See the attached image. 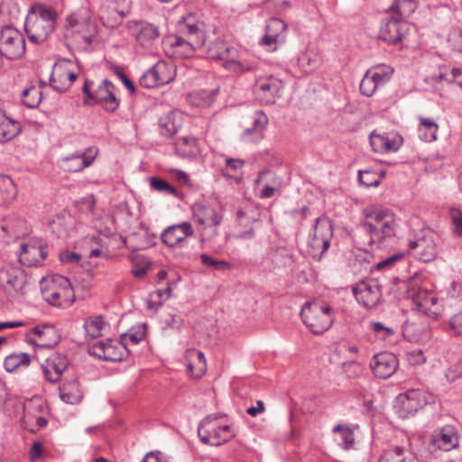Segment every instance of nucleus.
Listing matches in <instances>:
<instances>
[{
  "mask_svg": "<svg viewBox=\"0 0 462 462\" xmlns=\"http://www.w3.org/2000/svg\"><path fill=\"white\" fill-rule=\"evenodd\" d=\"M410 25L406 20L387 12V17L382 20L379 38L392 44L401 42L408 34Z\"/></svg>",
  "mask_w": 462,
  "mask_h": 462,
  "instance_id": "nucleus-13",
  "label": "nucleus"
},
{
  "mask_svg": "<svg viewBox=\"0 0 462 462\" xmlns=\"http://www.w3.org/2000/svg\"><path fill=\"white\" fill-rule=\"evenodd\" d=\"M353 293L356 300L366 309L375 307L381 298V286L377 281H362L353 287Z\"/></svg>",
  "mask_w": 462,
  "mask_h": 462,
  "instance_id": "nucleus-18",
  "label": "nucleus"
},
{
  "mask_svg": "<svg viewBox=\"0 0 462 462\" xmlns=\"http://www.w3.org/2000/svg\"><path fill=\"white\" fill-rule=\"evenodd\" d=\"M49 254L46 243L40 238H30L20 245L19 262L25 266L42 264Z\"/></svg>",
  "mask_w": 462,
  "mask_h": 462,
  "instance_id": "nucleus-15",
  "label": "nucleus"
},
{
  "mask_svg": "<svg viewBox=\"0 0 462 462\" xmlns=\"http://www.w3.org/2000/svg\"><path fill=\"white\" fill-rule=\"evenodd\" d=\"M333 432L337 435V440L342 448L347 449L354 444V432L348 426L337 424L334 427Z\"/></svg>",
  "mask_w": 462,
  "mask_h": 462,
  "instance_id": "nucleus-45",
  "label": "nucleus"
},
{
  "mask_svg": "<svg viewBox=\"0 0 462 462\" xmlns=\"http://www.w3.org/2000/svg\"><path fill=\"white\" fill-rule=\"evenodd\" d=\"M94 157L83 152H75L61 160V168L69 172H79L92 164Z\"/></svg>",
  "mask_w": 462,
  "mask_h": 462,
  "instance_id": "nucleus-32",
  "label": "nucleus"
},
{
  "mask_svg": "<svg viewBox=\"0 0 462 462\" xmlns=\"http://www.w3.org/2000/svg\"><path fill=\"white\" fill-rule=\"evenodd\" d=\"M66 36L79 48L88 50L93 41L94 32L88 20L79 19L78 14H72L67 17Z\"/></svg>",
  "mask_w": 462,
  "mask_h": 462,
  "instance_id": "nucleus-11",
  "label": "nucleus"
},
{
  "mask_svg": "<svg viewBox=\"0 0 462 462\" xmlns=\"http://www.w3.org/2000/svg\"><path fill=\"white\" fill-rule=\"evenodd\" d=\"M192 211L195 221L204 228L217 226L221 223L222 217L210 206L196 203Z\"/></svg>",
  "mask_w": 462,
  "mask_h": 462,
  "instance_id": "nucleus-28",
  "label": "nucleus"
},
{
  "mask_svg": "<svg viewBox=\"0 0 462 462\" xmlns=\"http://www.w3.org/2000/svg\"><path fill=\"white\" fill-rule=\"evenodd\" d=\"M150 186L157 191L163 192L166 194L173 195L175 197L178 196V191L175 187L171 185L167 180L157 178L151 177L150 178Z\"/></svg>",
  "mask_w": 462,
  "mask_h": 462,
  "instance_id": "nucleus-56",
  "label": "nucleus"
},
{
  "mask_svg": "<svg viewBox=\"0 0 462 462\" xmlns=\"http://www.w3.org/2000/svg\"><path fill=\"white\" fill-rule=\"evenodd\" d=\"M446 377L450 382H454L462 377V358L448 368Z\"/></svg>",
  "mask_w": 462,
  "mask_h": 462,
  "instance_id": "nucleus-58",
  "label": "nucleus"
},
{
  "mask_svg": "<svg viewBox=\"0 0 462 462\" xmlns=\"http://www.w3.org/2000/svg\"><path fill=\"white\" fill-rule=\"evenodd\" d=\"M131 32L139 45L151 47L159 38V27L146 21H137L130 26Z\"/></svg>",
  "mask_w": 462,
  "mask_h": 462,
  "instance_id": "nucleus-22",
  "label": "nucleus"
},
{
  "mask_svg": "<svg viewBox=\"0 0 462 462\" xmlns=\"http://www.w3.org/2000/svg\"><path fill=\"white\" fill-rule=\"evenodd\" d=\"M450 217L454 226V234L457 236H462V211L458 209H452Z\"/></svg>",
  "mask_w": 462,
  "mask_h": 462,
  "instance_id": "nucleus-60",
  "label": "nucleus"
},
{
  "mask_svg": "<svg viewBox=\"0 0 462 462\" xmlns=\"http://www.w3.org/2000/svg\"><path fill=\"white\" fill-rule=\"evenodd\" d=\"M408 297L412 301V310L431 319H438L442 314V304L437 295L430 291L417 288L411 283L407 290Z\"/></svg>",
  "mask_w": 462,
  "mask_h": 462,
  "instance_id": "nucleus-7",
  "label": "nucleus"
},
{
  "mask_svg": "<svg viewBox=\"0 0 462 462\" xmlns=\"http://www.w3.org/2000/svg\"><path fill=\"white\" fill-rule=\"evenodd\" d=\"M271 261L277 268L289 266L294 261L292 250L285 246L276 247L271 254Z\"/></svg>",
  "mask_w": 462,
  "mask_h": 462,
  "instance_id": "nucleus-41",
  "label": "nucleus"
},
{
  "mask_svg": "<svg viewBox=\"0 0 462 462\" xmlns=\"http://www.w3.org/2000/svg\"><path fill=\"white\" fill-rule=\"evenodd\" d=\"M59 390L60 399L66 403L77 404L82 400L83 394L76 380L62 383Z\"/></svg>",
  "mask_w": 462,
  "mask_h": 462,
  "instance_id": "nucleus-34",
  "label": "nucleus"
},
{
  "mask_svg": "<svg viewBox=\"0 0 462 462\" xmlns=\"http://www.w3.org/2000/svg\"><path fill=\"white\" fill-rule=\"evenodd\" d=\"M32 333L39 337V340L33 342V344L41 348H52L60 338L57 329L52 325L35 327L32 328Z\"/></svg>",
  "mask_w": 462,
  "mask_h": 462,
  "instance_id": "nucleus-30",
  "label": "nucleus"
},
{
  "mask_svg": "<svg viewBox=\"0 0 462 462\" xmlns=\"http://www.w3.org/2000/svg\"><path fill=\"white\" fill-rule=\"evenodd\" d=\"M398 402L400 415L407 417L434 402V396L424 389H410L398 396Z\"/></svg>",
  "mask_w": 462,
  "mask_h": 462,
  "instance_id": "nucleus-12",
  "label": "nucleus"
},
{
  "mask_svg": "<svg viewBox=\"0 0 462 462\" xmlns=\"http://www.w3.org/2000/svg\"><path fill=\"white\" fill-rule=\"evenodd\" d=\"M174 77L172 66L164 60H160L140 77L139 84L143 88H152L171 82Z\"/></svg>",
  "mask_w": 462,
  "mask_h": 462,
  "instance_id": "nucleus-14",
  "label": "nucleus"
},
{
  "mask_svg": "<svg viewBox=\"0 0 462 462\" xmlns=\"http://www.w3.org/2000/svg\"><path fill=\"white\" fill-rule=\"evenodd\" d=\"M449 326L456 335L462 336V310L450 319Z\"/></svg>",
  "mask_w": 462,
  "mask_h": 462,
  "instance_id": "nucleus-63",
  "label": "nucleus"
},
{
  "mask_svg": "<svg viewBox=\"0 0 462 462\" xmlns=\"http://www.w3.org/2000/svg\"><path fill=\"white\" fill-rule=\"evenodd\" d=\"M1 230L10 239H16L27 234L28 226L26 221L21 217H7L4 219Z\"/></svg>",
  "mask_w": 462,
  "mask_h": 462,
  "instance_id": "nucleus-33",
  "label": "nucleus"
},
{
  "mask_svg": "<svg viewBox=\"0 0 462 462\" xmlns=\"http://www.w3.org/2000/svg\"><path fill=\"white\" fill-rule=\"evenodd\" d=\"M436 442L438 443L439 448L446 451L450 450L451 448L457 447L458 444L457 437L450 430H443L440 432Z\"/></svg>",
  "mask_w": 462,
  "mask_h": 462,
  "instance_id": "nucleus-52",
  "label": "nucleus"
},
{
  "mask_svg": "<svg viewBox=\"0 0 462 462\" xmlns=\"http://www.w3.org/2000/svg\"><path fill=\"white\" fill-rule=\"evenodd\" d=\"M57 19V13L51 7L38 6L32 11L25 20L24 30L30 42L40 44L52 33Z\"/></svg>",
  "mask_w": 462,
  "mask_h": 462,
  "instance_id": "nucleus-2",
  "label": "nucleus"
},
{
  "mask_svg": "<svg viewBox=\"0 0 462 462\" xmlns=\"http://www.w3.org/2000/svg\"><path fill=\"white\" fill-rule=\"evenodd\" d=\"M268 125V117L261 111H255L253 115V124L254 137L253 140H261L263 136V131Z\"/></svg>",
  "mask_w": 462,
  "mask_h": 462,
  "instance_id": "nucleus-48",
  "label": "nucleus"
},
{
  "mask_svg": "<svg viewBox=\"0 0 462 462\" xmlns=\"http://www.w3.org/2000/svg\"><path fill=\"white\" fill-rule=\"evenodd\" d=\"M69 365L67 357L59 353L50 356L42 365V372L47 381L55 383L60 380Z\"/></svg>",
  "mask_w": 462,
  "mask_h": 462,
  "instance_id": "nucleus-24",
  "label": "nucleus"
},
{
  "mask_svg": "<svg viewBox=\"0 0 462 462\" xmlns=\"http://www.w3.org/2000/svg\"><path fill=\"white\" fill-rule=\"evenodd\" d=\"M88 353L102 360L116 362L125 359L128 349L122 341L106 339L90 345L88 346Z\"/></svg>",
  "mask_w": 462,
  "mask_h": 462,
  "instance_id": "nucleus-16",
  "label": "nucleus"
},
{
  "mask_svg": "<svg viewBox=\"0 0 462 462\" xmlns=\"http://www.w3.org/2000/svg\"><path fill=\"white\" fill-rule=\"evenodd\" d=\"M146 335V325L144 323L137 324L129 328V330L121 335V341L127 346L128 344L137 345L143 340Z\"/></svg>",
  "mask_w": 462,
  "mask_h": 462,
  "instance_id": "nucleus-44",
  "label": "nucleus"
},
{
  "mask_svg": "<svg viewBox=\"0 0 462 462\" xmlns=\"http://www.w3.org/2000/svg\"><path fill=\"white\" fill-rule=\"evenodd\" d=\"M112 70L114 73L121 79L125 88L131 92L134 93L135 88L133 82L127 78V76L124 73L121 68L117 66H113Z\"/></svg>",
  "mask_w": 462,
  "mask_h": 462,
  "instance_id": "nucleus-62",
  "label": "nucleus"
},
{
  "mask_svg": "<svg viewBox=\"0 0 462 462\" xmlns=\"http://www.w3.org/2000/svg\"><path fill=\"white\" fill-rule=\"evenodd\" d=\"M94 83L88 79L85 80L82 88L84 93V104L88 106H101L106 111L113 113L120 105V99L116 96V86L105 79L96 88Z\"/></svg>",
  "mask_w": 462,
  "mask_h": 462,
  "instance_id": "nucleus-4",
  "label": "nucleus"
},
{
  "mask_svg": "<svg viewBox=\"0 0 462 462\" xmlns=\"http://www.w3.org/2000/svg\"><path fill=\"white\" fill-rule=\"evenodd\" d=\"M332 237V222L327 217H318L309 239V246L311 248L314 257H319V259L322 257L329 248Z\"/></svg>",
  "mask_w": 462,
  "mask_h": 462,
  "instance_id": "nucleus-10",
  "label": "nucleus"
},
{
  "mask_svg": "<svg viewBox=\"0 0 462 462\" xmlns=\"http://www.w3.org/2000/svg\"><path fill=\"white\" fill-rule=\"evenodd\" d=\"M198 434L201 442L211 446H220L236 435L230 425L220 424L214 415H208L200 421Z\"/></svg>",
  "mask_w": 462,
  "mask_h": 462,
  "instance_id": "nucleus-8",
  "label": "nucleus"
},
{
  "mask_svg": "<svg viewBox=\"0 0 462 462\" xmlns=\"http://www.w3.org/2000/svg\"><path fill=\"white\" fill-rule=\"evenodd\" d=\"M21 121L14 119L5 110L0 108V143L14 140L23 131Z\"/></svg>",
  "mask_w": 462,
  "mask_h": 462,
  "instance_id": "nucleus-26",
  "label": "nucleus"
},
{
  "mask_svg": "<svg viewBox=\"0 0 462 462\" xmlns=\"http://www.w3.org/2000/svg\"><path fill=\"white\" fill-rule=\"evenodd\" d=\"M194 235V229L189 222L184 221L166 227L162 235V242L169 247L180 245L188 237Z\"/></svg>",
  "mask_w": 462,
  "mask_h": 462,
  "instance_id": "nucleus-21",
  "label": "nucleus"
},
{
  "mask_svg": "<svg viewBox=\"0 0 462 462\" xmlns=\"http://www.w3.org/2000/svg\"><path fill=\"white\" fill-rule=\"evenodd\" d=\"M207 55L210 60H220L223 67L233 72L250 71L253 68L239 60L238 51L222 40H215L207 46Z\"/></svg>",
  "mask_w": 462,
  "mask_h": 462,
  "instance_id": "nucleus-6",
  "label": "nucleus"
},
{
  "mask_svg": "<svg viewBox=\"0 0 462 462\" xmlns=\"http://www.w3.org/2000/svg\"><path fill=\"white\" fill-rule=\"evenodd\" d=\"M187 358L189 360H197L196 365L189 361L187 364V369L191 376L199 378L206 370V359L204 354L201 351L196 349H189L187 351Z\"/></svg>",
  "mask_w": 462,
  "mask_h": 462,
  "instance_id": "nucleus-37",
  "label": "nucleus"
},
{
  "mask_svg": "<svg viewBox=\"0 0 462 462\" xmlns=\"http://www.w3.org/2000/svg\"><path fill=\"white\" fill-rule=\"evenodd\" d=\"M180 31L185 34L186 38L194 36L196 33H199L202 30L196 23H180Z\"/></svg>",
  "mask_w": 462,
  "mask_h": 462,
  "instance_id": "nucleus-64",
  "label": "nucleus"
},
{
  "mask_svg": "<svg viewBox=\"0 0 462 462\" xmlns=\"http://www.w3.org/2000/svg\"><path fill=\"white\" fill-rule=\"evenodd\" d=\"M265 34L260 43L264 46H273L283 42L286 38L287 24L280 18H271L265 25Z\"/></svg>",
  "mask_w": 462,
  "mask_h": 462,
  "instance_id": "nucleus-27",
  "label": "nucleus"
},
{
  "mask_svg": "<svg viewBox=\"0 0 462 462\" xmlns=\"http://www.w3.org/2000/svg\"><path fill=\"white\" fill-rule=\"evenodd\" d=\"M175 152L178 156L187 159H194L201 152L198 140L192 136L179 138L175 142Z\"/></svg>",
  "mask_w": 462,
  "mask_h": 462,
  "instance_id": "nucleus-31",
  "label": "nucleus"
},
{
  "mask_svg": "<svg viewBox=\"0 0 462 462\" xmlns=\"http://www.w3.org/2000/svg\"><path fill=\"white\" fill-rule=\"evenodd\" d=\"M94 226L99 234L106 237H109L116 233L115 220L109 216L97 218Z\"/></svg>",
  "mask_w": 462,
  "mask_h": 462,
  "instance_id": "nucleus-49",
  "label": "nucleus"
},
{
  "mask_svg": "<svg viewBox=\"0 0 462 462\" xmlns=\"http://www.w3.org/2000/svg\"><path fill=\"white\" fill-rule=\"evenodd\" d=\"M408 362L411 365H420L426 362V357L421 349H413L408 352Z\"/></svg>",
  "mask_w": 462,
  "mask_h": 462,
  "instance_id": "nucleus-61",
  "label": "nucleus"
},
{
  "mask_svg": "<svg viewBox=\"0 0 462 462\" xmlns=\"http://www.w3.org/2000/svg\"><path fill=\"white\" fill-rule=\"evenodd\" d=\"M365 220L361 223L370 236V244L386 247L395 244L398 222L393 211L379 204H370L363 209Z\"/></svg>",
  "mask_w": 462,
  "mask_h": 462,
  "instance_id": "nucleus-1",
  "label": "nucleus"
},
{
  "mask_svg": "<svg viewBox=\"0 0 462 462\" xmlns=\"http://www.w3.org/2000/svg\"><path fill=\"white\" fill-rule=\"evenodd\" d=\"M159 131L164 137H171L177 133V126L172 113H168L159 119Z\"/></svg>",
  "mask_w": 462,
  "mask_h": 462,
  "instance_id": "nucleus-50",
  "label": "nucleus"
},
{
  "mask_svg": "<svg viewBox=\"0 0 462 462\" xmlns=\"http://www.w3.org/2000/svg\"><path fill=\"white\" fill-rule=\"evenodd\" d=\"M282 88V81L279 79L273 76L261 77L254 83V92L262 103L272 105Z\"/></svg>",
  "mask_w": 462,
  "mask_h": 462,
  "instance_id": "nucleus-19",
  "label": "nucleus"
},
{
  "mask_svg": "<svg viewBox=\"0 0 462 462\" xmlns=\"http://www.w3.org/2000/svg\"><path fill=\"white\" fill-rule=\"evenodd\" d=\"M200 260L205 266L211 267L214 270L228 271L232 269V264L229 262L215 259L207 254H202Z\"/></svg>",
  "mask_w": 462,
  "mask_h": 462,
  "instance_id": "nucleus-54",
  "label": "nucleus"
},
{
  "mask_svg": "<svg viewBox=\"0 0 462 462\" xmlns=\"http://www.w3.org/2000/svg\"><path fill=\"white\" fill-rule=\"evenodd\" d=\"M393 70L387 66H378L366 71L360 82V92L365 97H372L375 90L390 80Z\"/></svg>",
  "mask_w": 462,
  "mask_h": 462,
  "instance_id": "nucleus-17",
  "label": "nucleus"
},
{
  "mask_svg": "<svg viewBox=\"0 0 462 462\" xmlns=\"http://www.w3.org/2000/svg\"><path fill=\"white\" fill-rule=\"evenodd\" d=\"M16 195V189L11 178L0 175V206L10 203Z\"/></svg>",
  "mask_w": 462,
  "mask_h": 462,
  "instance_id": "nucleus-43",
  "label": "nucleus"
},
{
  "mask_svg": "<svg viewBox=\"0 0 462 462\" xmlns=\"http://www.w3.org/2000/svg\"><path fill=\"white\" fill-rule=\"evenodd\" d=\"M420 127L418 129L419 138L426 143H431L437 140L439 125L431 118L420 116Z\"/></svg>",
  "mask_w": 462,
  "mask_h": 462,
  "instance_id": "nucleus-38",
  "label": "nucleus"
},
{
  "mask_svg": "<svg viewBox=\"0 0 462 462\" xmlns=\"http://www.w3.org/2000/svg\"><path fill=\"white\" fill-rule=\"evenodd\" d=\"M0 51L4 58L18 60L25 53V39L23 33L13 26H5L0 32Z\"/></svg>",
  "mask_w": 462,
  "mask_h": 462,
  "instance_id": "nucleus-9",
  "label": "nucleus"
},
{
  "mask_svg": "<svg viewBox=\"0 0 462 462\" xmlns=\"http://www.w3.org/2000/svg\"><path fill=\"white\" fill-rule=\"evenodd\" d=\"M397 356L391 352H382L371 360L370 366L374 374L381 379L392 376L398 367Z\"/></svg>",
  "mask_w": 462,
  "mask_h": 462,
  "instance_id": "nucleus-20",
  "label": "nucleus"
},
{
  "mask_svg": "<svg viewBox=\"0 0 462 462\" xmlns=\"http://www.w3.org/2000/svg\"><path fill=\"white\" fill-rule=\"evenodd\" d=\"M41 92L35 87L27 88L23 90V103L29 108H35L40 104Z\"/></svg>",
  "mask_w": 462,
  "mask_h": 462,
  "instance_id": "nucleus-53",
  "label": "nucleus"
},
{
  "mask_svg": "<svg viewBox=\"0 0 462 462\" xmlns=\"http://www.w3.org/2000/svg\"><path fill=\"white\" fill-rule=\"evenodd\" d=\"M105 321L102 316L88 318L84 322V328L88 337L97 338L102 335Z\"/></svg>",
  "mask_w": 462,
  "mask_h": 462,
  "instance_id": "nucleus-46",
  "label": "nucleus"
},
{
  "mask_svg": "<svg viewBox=\"0 0 462 462\" xmlns=\"http://www.w3.org/2000/svg\"><path fill=\"white\" fill-rule=\"evenodd\" d=\"M448 42L454 51L462 53V29L452 28L448 32Z\"/></svg>",
  "mask_w": 462,
  "mask_h": 462,
  "instance_id": "nucleus-57",
  "label": "nucleus"
},
{
  "mask_svg": "<svg viewBox=\"0 0 462 462\" xmlns=\"http://www.w3.org/2000/svg\"><path fill=\"white\" fill-rule=\"evenodd\" d=\"M25 282V276L19 268L6 265L0 270V284L9 292L21 291Z\"/></svg>",
  "mask_w": 462,
  "mask_h": 462,
  "instance_id": "nucleus-25",
  "label": "nucleus"
},
{
  "mask_svg": "<svg viewBox=\"0 0 462 462\" xmlns=\"http://www.w3.org/2000/svg\"><path fill=\"white\" fill-rule=\"evenodd\" d=\"M260 212L251 201H245L237 211V219L241 225H248L259 219Z\"/></svg>",
  "mask_w": 462,
  "mask_h": 462,
  "instance_id": "nucleus-39",
  "label": "nucleus"
},
{
  "mask_svg": "<svg viewBox=\"0 0 462 462\" xmlns=\"http://www.w3.org/2000/svg\"><path fill=\"white\" fill-rule=\"evenodd\" d=\"M403 454L404 448L402 447L396 446L384 450L379 462H405Z\"/></svg>",
  "mask_w": 462,
  "mask_h": 462,
  "instance_id": "nucleus-55",
  "label": "nucleus"
},
{
  "mask_svg": "<svg viewBox=\"0 0 462 462\" xmlns=\"http://www.w3.org/2000/svg\"><path fill=\"white\" fill-rule=\"evenodd\" d=\"M273 179V186H263L259 197L261 199H269L272 198L276 192H279L282 187L281 179L277 177L271 171H262L258 178L255 180L256 184H261L262 182L268 180V179Z\"/></svg>",
  "mask_w": 462,
  "mask_h": 462,
  "instance_id": "nucleus-36",
  "label": "nucleus"
},
{
  "mask_svg": "<svg viewBox=\"0 0 462 462\" xmlns=\"http://www.w3.org/2000/svg\"><path fill=\"white\" fill-rule=\"evenodd\" d=\"M199 42L198 41H189L188 38L185 40V42L183 43L180 48L176 51L177 53H179L180 56L183 57H189L193 51L196 49H199Z\"/></svg>",
  "mask_w": 462,
  "mask_h": 462,
  "instance_id": "nucleus-59",
  "label": "nucleus"
},
{
  "mask_svg": "<svg viewBox=\"0 0 462 462\" xmlns=\"http://www.w3.org/2000/svg\"><path fill=\"white\" fill-rule=\"evenodd\" d=\"M370 144L374 152L385 153L395 152L399 149L397 143L389 137L372 133L370 134Z\"/></svg>",
  "mask_w": 462,
  "mask_h": 462,
  "instance_id": "nucleus-35",
  "label": "nucleus"
},
{
  "mask_svg": "<svg viewBox=\"0 0 462 462\" xmlns=\"http://www.w3.org/2000/svg\"><path fill=\"white\" fill-rule=\"evenodd\" d=\"M384 177L383 171H374L372 170H360L358 171V180L359 182L365 187H377L382 179Z\"/></svg>",
  "mask_w": 462,
  "mask_h": 462,
  "instance_id": "nucleus-47",
  "label": "nucleus"
},
{
  "mask_svg": "<svg viewBox=\"0 0 462 462\" xmlns=\"http://www.w3.org/2000/svg\"><path fill=\"white\" fill-rule=\"evenodd\" d=\"M409 248L417 250L416 255L425 263L430 262L437 255V246L431 236L411 240Z\"/></svg>",
  "mask_w": 462,
  "mask_h": 462,
  "instance_id": "nucleus-29",
  "label": "nucleus"
},
{
  "mask_svg": "<svg viewBox=\"0 0 462 462\" xmlns=\"http://www.w3.org/2000/svg\"><path fill=\"white\" fill-rule=\"evenodd\" d=\"M322 63L321 52L315 45H308L298 55L297 65L305 74L313 73L321 67Z\"/></svg>",
  "mask_w": 462,
  "mask_h": 462,
  "instance_id": "nucleus-23",
  "label": "nucleus"
},
{
  "mask_svg": "<svg viewBox=\"0 0 462 462\" xmlns=\"http://www.w3.org/2000/svg\"><path fill=\"white\" fill-rule=\"evenodd\" d=\"M369 328L381 340H386L395 335V329L393 327L386 326L380 321H370Z\"/></svg>",
  "mask_w": 462,
  "mask_h": 462,
  "instance_id": "nucleus-51",
  "label": "nucleus"
},
{
  "mask_svg": "<svg viewBox=\"0 0 462 462\" xmlns=\"http://www.w3.org/2000/svg\"><path fill=\"white\" fill-rule=\"evenodd\" d=\"M416 8L417 5L414 0H394L388 12L405 20L406 17L414 13Z\"/></svg>",
  "mask_w": 462,
  "mask_h": 462,
  "instance_id": "nucleus-40",
  "label": "nucleus"
},
{
  "mask_svg": "<svg viewBox=\"0 0 462 462\" xmlns=\"http://www.w3.org/2000/svg\"><path fill=\"white\" fill-rule=\"evenodd\" d=\"M31 363V356L26 353H14L7 356L4 361L6 372H14L19 367H27Z\"/></svg>",
  "mask_w": 462,
  "mask_h": 462,
  "instance_id": "nucleus-42",
  "label": "nucleus"
},
{
  "mask_svg": "<svg viewBox=\"0 0 462 462\" xmlns=\"http://www.w3.org/2000/svg\"><path fill=\"white\" fill-rule=\"evenodd\" d=\"M42 293L49 304L56 307L68 308L74 301V291L70 282L61 275L43 281Z\"/></svg>",
  "mask_w": 462,
  "mask_h": 462,
  "instance_id": "nucleus-5",
  "label": "nucleus"
},
{
  "mask_svg": "<svg viewBox=\"0 0 462 462\" xmlns=\"http://www.w3.org/2000/svg\"><path fill=\"white\" fill-rule=\"evenodd\" d=\"M306 327L316 335L328 331L335 320L333 309L325 302H306L300 310Z\"/></svg>",
  "mask_w": 462,
  "mask_h": 462,
  "instance_id": "nucleus-3",
  "label": "nucleus"
}]
</instances>
